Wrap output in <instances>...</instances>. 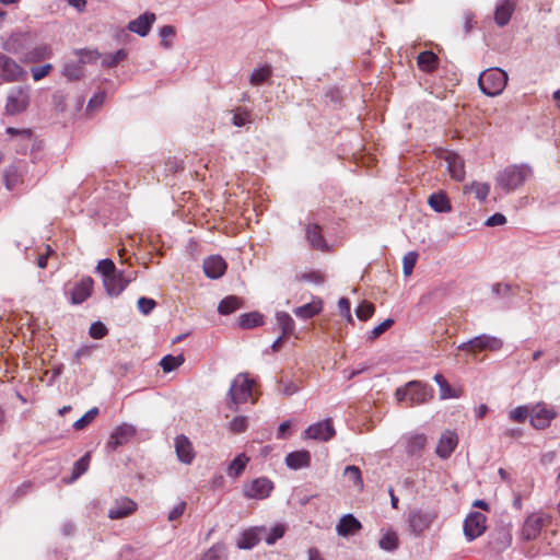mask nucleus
Here are the masks:
<instances>
[{
    "mask_svg": "<svg viewBox=\"0 0 560 560\" xmlns=\"http://www.w3.org/2000/svg\"><path fill=\"white\" fill-rule=\"evenodd\" d=\"M285 534V526L283 524H277L272 528H267V534L262 535V539L267 545H273L277 540L282 538Z\"/></svg>",
    "mask_w": 560,
    "mask_h": 560,
    "instance_id": "79ce46f5",
    "label": "nucleus"
},
{
    "mask_svg": "<svg viewBox=\"0 0 560 560\" xmlns=\"http://www.w3.org/2000/svg\"><path fill=\"white\" fill-rule=\"evenodd\" d=\"M174 447L176 451L177 458L180 463L189 465L195 458V452L189 439L184 435H177L174 441Z\"/></svg>",
    "mask_w": 560,
    "mask_h": 560,
    "instance_id": "6ab92c4d",
    "label": "nucleus"
},
{
    "mask_svg": "<svg viewBox=\"0 0 560 560\" xmlns=\"http://www.w3.org/2000/svg\"><path fill=\"white\" fill-rule=\"evenodd\" d=\"M238 325L245 329L260 326L262 325V315L257 312L242 314L238 317Z\"/></svg>",
    "mask_w": 560,
    "mask_h": 560,
    "instance_id": "58836bf2",
    "label": "nucleus"
},
{
    "mask_svg": "<svg viewBox=\"0 0 560 560\" xmlns=\"http://www.w3.org/2000/svg\"><path fill=\"white\" fill-rule=\"evenodd\" d=\"M126 57H127V51L125 49H118L114 54L106 55L103 58L102 63L105 67L113 68V67L117 66L120 61H122Z\"/></svg>",
    "mask_w": 560,
    "mask_h": 560,
    "instance_id": "49530a36",
    "label": "nucleus"
},
{
    "mask_svg": "<svg viewBox=\"0 0 560 560\" xmlns=\"http://www.w3.org/2000/svg\"><path fill=\"white\" fill-rule=\"evenodd\" d=\"M533 171L529 165H510L497 176V184L506 192L513 191L532 177Z\"/></svg>",
    "mask_w": 560,
    "mask_h": 560,
    "instance_id": "f03ea898",
    "label": "nucleus"
},
{
    "mask_svg": "<svg viewBox=\"0 0 560 560\" xmlns=\"http://www.w3.org/2000/svg\"><path fill=\"white\" fill-rule=\"evenodd\" d=\"M96 271L102 276V278L109 277V275L117 271L114 261L109 258H105L98 261L96 266Z\"/></svg>",
    "mask_w": 560,
    "mask_h": 560,
    "instance_id": "8fccbe9b",
    "label": "nucleus"
},
{
    "mask_svg": "<svg viewBox=\"0 0 560 560\" xmlns=\"http://www.w3.org/2000/svg\"><path fill=\"white\" fill-rule=\"evenodd\" d=\"M336 434V430L330 419H326L310 425L305 430V435L308 439L327 442Z\"/></svg>",
    "mask_w": 560,
    "mask_h": 560,
    "instance_id": "2eb2a0df",
    "label": "nucleus"
},
{
    "mask_svg": "<svg viewBox=\"0 0 560 560\" xmlns=\"http://www.w3.org/2000/svg\"><path fill=\"white\" fill-rule=\"evenodd\" d=\"M5 132H7V135L12 136V137L19 136L24 140H30L32 137V132L30 129H18V128H13V127H8L5 129Z\"/></svg>",
    "mask_w": 560,
    "mask_h": 560,
    "instance_id": "338daca9",
    "label": "nucleus"
},
{
    "mask_svg": "<svg viewBox=\"0 0 560 560\" xmlns=\"http://www.w3.org/2000/svg\"><path fill=\"white\" fill-rule=\"evenodd\" d=\"M486 530V516L480 512H471L464 522V535L467 541H472Z\"/></svg>",
    "mask_w": 560,
    "mask_h": 560,
    "instance_id": "9b49d317",
    "label": "nucleus"
},
{
    "mask_svg": "<svg viewBox=\"0 0 560 560\" xmlns=\"http://www.w3.org/2000/svg\"><path fill=\"white\" fill-rule=\"evenodd\" d=\"M343 476L348 479L349 483L357 489L358 491H362L364 483L361 475V470L358 466L350 465L347 466L343 470Z\"/></svg>",
    "mask_w": 560,
    "mask_h": 560,
    "instance_id": "2f4dec72",
    "label": "nucleus"
},
{
    "mask_svg": "<svg viewBox=\"0 0 560 560\" xmlns=\"http://www.w3.org/2000/svg\"><path fill=\"white\" fill-rule=\"evenodd\" d=\"M175 36V28L171 25H164L160 28L161 45L164 48L172 46V38Z\"/></svg>",
    "mask_w": 560,
    "mask_h": 560,
    "instance_id": "3c124183",
    "label": "nucleus"
},
{
    "mask_svg": "<svg viewBox=\"0 0 560 560\" xmlns=\"http://www.w3.org/2000/svg\"><path fill=\"white\" fill-rule=\"evenodd\" d=\"M436 518L438 513L433 510L413 509L407 514L406 521L410 533L420 537L430 529Z\"/></svg>",
    "mask_w": 560,
    "mask_h": 560,
    "instance_id": "39448f33",
    "label": "nucleus"
},
{
    "mask_svg": "<svg viewBox=\"0 0 560 560\" xmlns=\"http://www.w3.org/2000/svg\"><path fill=\"white\" fill-rule=\"evenodd\" d=\"M301 386L299 383L291 380H281L279 382V393L283 396H292L300 390Z\"/></svg>",
    "mask_w": 560,
    "mask_h": 560,
    "instance_id": "a18cd8bd",
    "label": "nucleus"
},
{
    "mask_svg": "<svg viewBox=\"0 0 560 560\" xmlns=\"http://www.w3.org/2000/svg\"><path fill=\"white\" fill-rule=\"evenodd\" d=\"M374 313V305L372 303L362 302L357 308V317L361 320L369 319Z\"/></svg>",
    "mask_w": 560,
    "mask_h": 560,
    "instance_id": "864d4df0",
    "label": "nucleus"
},
{
    "mask_svg": "<svg viewBox=\"0 0 560 560\" xmlns=\"http://www.w3.org/2000/svg\"><path fill=\"white\" fill-rule=\"evenodd\" d=\"M306 238L312 247L316 249L324 250L327 248V244L317 224L311 223L306 226Z\"/></svg>",
    "mask_w": 560,
    "mask_h": 560,
    "instance_id": "c756f323",
    "label": "nucleus"
},
{
    "mask_svg": "<svg viewBox=\"0 0 560 560\" xmlns=\"http://www.w3.org/2000/svg\"><path fill=\"white\" fill-rule=\"evenodd\" d=\"M295 279L299 281L312 282L315 284H320L324 282L323 277L315 271L299 273L296 275Z\"/></svg>",
    "mask_w": 560,
    "mask_h": 560,
    "instance_id": "4d7b16f0",
    "label": "nucleus"
},
{
    "mask_svg": "<svg viewBox=\"0 0 560 560\" xmlns=\"http://www.w3.org/2000/svg\"><path fill=\"white\" fill-rule=\"evenodd\" d=\"M185 359L182 354L179 355H171L167 354L162 358L160 361V366L165 373H170L174 371L175 369L179 368L184 363Z\"/></svg>",
    "mask_w": 560,
    "mask_h": 560,
    "instance_id": "a19ab883",
    "label": "nucleus"
},
{
    "mask_svg": "<svg viewBox=\"0 0 560 560\" xmlns=\"http://www.w3.org/2000/svg\"><path fill=\"white\" fill-rule=\"evenodd\" d=\"M30 91L24 86H13L9 90L4 113L9 116H15L25 112L30 105Z\"/></svg>",
    "mask_w": 560,
    "mask_h": 560,
    "instance_id": "423d86ee",
    "label": "nucleus"
},
{
    "mask_svg": "<svg viewBox=\"0 0 560 560\" xmlns=\"http://www.w3.org/2000/svg\"><path fill=\"white\" fill-rule=\"evenodd\" d=\"M136 433V430L132 425L124 423L118 425L113 433L110 434L107 447L110 450H116L118 446L126 444Z\"/></svg>",
    "mask_w": 560,
    "mask_h": 560,
    "instance_id": "aec40b11",
    "label": "nucleus"
},
{
    "mask_svg": "<svg viewBox=\"0 0 560 560\" xmlns=\"http://www.w3.org/2000/svg\"><path fill=\"white\" fill-rule=\"evenodd\" d=\"M529 416V409L526 406H518L510 412V418L516 422H524Z\"/></svg>",
    "mask_w": 560,
    "mask_h": 560,
    "instance_id": "13d9d810",
    "label": "nucleus"
},
{
    "mask_svg": "<svg viewBox=\"0 0 560 560\" xmlns=\"http://www.w3.org/2000/svg\"><path fill=\"white\" fill-rule=\"evenodd\" d=\"M137 304H138L139 311L144 315L150 314L156 305L154 300L145 298V296L140 298L138 300Z\"/></svg>",
    "mask_w": 560,
    "mask_h": 560,
    "instance_id": "052dcab7",
    "label": "nucleus"
},
{
    "mask_svg": "<svg viewBox=\"0 0 560 560\" xmlns=\"http://www.w3.org/2000/svg\"><path fill=\"white\" fill-rule=\"evenodd\" d=\"M226 270V262L220 255H211L203 261L205 275L210 279L221 278Z\"/></svg>",
    "mask_w": 560,
    "mask_h": 560,
    "instance_id": "412c9836",
    "label": "nucleus"
},
{
    "mask_svg": "<svg viewBox=\"0 0 560 560\" xmlns=\"http://www.w3.org/2000/svg\"><path fill=\"white\" fill-rule=\"evenodd\" d=\"M138 504L128 497L116 499L108 510L107 516L110 520H121L128 517L137 511Z\"/></svg>",
    "mask_w": 560,
    "mask_h": 560,
    "instance_id": "4468645a",
    "label": "nucleus"
},
{
    "mask_svg": "<svg viewBox=\"0 0 560 560\" xmlns=\"http://www.w3.org/2000/svg\"><path fill=\"white\" fill-rule=\"evenodd\" d=\"M311 453L305 450L289 453L285 458V465L293 470L307 468L311 465Z\"/></svg>",
    "mask_w": 560,
    "mask_h": 560,
    "instance_id": "5701e85b",
    "label": "nucleus"
},
{
    "mask_svg": "<svg viewBox=\"0 0 560 560\" xmlns=\"http://www.w3.org/2000/svg\"><path fill=\"white\" fill-rule=\"evenodd\" d=\"M549 523V517L540 513H532L526 517L521 529V538L525 541L535 540L542 527Z\"/></svg>",
    "mask_w": 560,
    "mask_h": 560,
    "instance_id": "6e6552de",
    "label": "nucleus"
},
{
    "mask_svg": "<svg viewBox=\"0 0 560 560\" xmlns=\"http://www.w3.org/2000/svg\"><path fill=\"white\" fill-rule=\"evenodd\" d=\"M277 325L282 330V336H288L293 332L295 323L287 312L276 313Z\"/></svg>",
    "mask_w": 560,
    "mask_h": 560,
    "instance_id": "c9c22d12",
    "label": "nucleus"
},
{
    "mask_svg": "<svg viewBox=\"0 0 560 560\" xmlns=\"http://www.w3.org/2000/svg\"><path fill=\"white\" fill-rule=\"evenodd\" d=\"M264 534H267L266 526L249 527L240 534L236 546L238 549L250 550L259 544Z\"/></svg>",
    "mask_w": 560,
    "mask_h": 560,
    "instance_id": "ddd939ff",
    "label": "nucleus"
},
{
    "mask_svg": "<svg viewBox=\"0 0 560 560\" xmlns=\"http://www.w3.org/2000/svg\"><path fill=\"white\" fill-rule=\"evenodd\" d=\"M514 5L509 0H503L498 3L494 12V21L499 26H504L510 22Z\"/></svg>",
    "mask_w": 560,
    "mask_h": 560,
    "instance_id": "cd10ccee",
    "label": "nucleus"
},
{
    "mask_svg": "<svg viewBox=\"0 0 560 560\" xmlns=\"http://www.w3.org/2000/svg\"><path fill=\"white\" fill-rule=\"evenodd\" d=\"M74 54L78 56V59L82 66L85 63L95 62L101 57V54L97 50L90 49L75 50Z\"/></svg>",
    "mask_w": 560,
    "mask_h": 560,
    "instance_id": "09e8293b",
    "label": "nucleus"
},
{
    "mask_svg": "<svg viewBox=\"0 0 560 560\" xmlns=\"http://www.w3.org/2000/svg\"><path fill=\"white\" fill-rule=\"evenodd\" d=\"M458 445V435L453 430H446L442 433L435 453L442 458H448Z\"/></svg>",
    "mask_w": 560,
    "mask_h": 560,
    "instance_id": "dca6fc26",
    "label": "nucleus"
},
{
    "mask_svg": "<svg viewBox=\"0 0 560 560\" xmlns=\"http://www.w3.org/2000/svg\"><path fill=\"white\" fill-rule=\"evenodd\" d=\"M361 523L352 515L345 514L336 526L337 534L342 537H347L355 534L361 529Z\"/></svg>",
    "mask_w": 560,
    "mask_h": 560,
    "instance_id": "393cba45",
    "label": "nucleus"
},
{
    "mask_svg": "<svg viewBox=\"0 0 560 560\" xmlns=\"http://www.w3.org/2000/svg\"><path fill=\"white\" fill-rule=\"evenodd\" d=\"M555 413L542 405H537L530 411V423L536 429L546 428L553 419Z\"/></svg>",
    "mask_w": 560,
    "mask_h": 560,
    "instance_id": "b1692460",
    "label": "nucleus"
},
{
    "mask_svg": "<svg viewBox=\"0 0 560 560\" xmlns=\"http://www.w3.org/2000/svg\"><path fill=\"white\" fill-rule=\"evenodd\" d=\"M250 121V113L245 109H238L234 113L232 122L236 127H243Z\"/></svg>",
    "mask_w": 560,
    "mask_h": 560,
    "instance_id": "6e6d98bb",
    "label": "nucleus"
},
{
    "mask_svg": "<svg viewBox=\"0 0 560 560\" xmlns=\"http://www.w3.org/2000/svg\"><path fill=\"white\" fill-rule=\"evenodd\" d=\"M433 388L420 381H410L405 386L395 390V398L398 402H407V407L422 405L431 400Z\"/></svg>",
    "mask_w": 560,
    "mask_h": 560,
    "instance_id": "f257e3e1",
    "label": "nucleus"
},
{
    "mask_svg": "<svg viewBox=\"0 0 560 560\" xmlns=\"http://www.w3.org/2000/svg\"><path fill=\"white\" fill-rule=\"evenodd\" d=\"M428 203L438 213H447L452 210L450 199L443 191L430 195Z\"/></svg>",
    "mask_w": 560,
    "mask_h": 560,
    "instance_id": "a878e982",
    "label": "nucleus"
},
{
    "mask_svg": "<svg viewBox=\"0 0 560 560\" xmlns=\"http://www.w3.org/2000/svg\"><path fill=\"white\" fill-rule=\"evenodd\" d=\"M24 74V69L14 59L0 52V78L3 81L16 82Z\"/></svg>",
    "mask_w": 560,
    "mask_h": 560,
    "instance_id": "f8f14e48",
    "label": "nucleus"
},
{
    "mask_svg": "<svg viewBox=\"0 0 560 560\" xmlns=\"http://www.w3.org/2000/svg\"><path fill=\"white\" fill-rule=\"evenodd\" d=\"M94 280L91 277H84L77 282L70 292L71 303L81 304L86 301L93 291Z\"/></svg>",
    "mask_w": 560,
    "mask_h": 560,
    "instance_id": "a211bd4d",
    "label": "nucleus"
},
{
    "mask_svg": "<svg viewBox=\"0 0 560 560\" xmlns=\"http://www.w3.org/2000/svg\"><path fill=\"white\" fill-rule=\"evenodd\" d=\"M89 465H90V453H86L74 463L73 469H72L71 481H74L79 477H81L88 470Z\"/></svg>",
    "mask_w": 560,
    "mask_h": 560,
    "instance_id": "37998d69",
    "label": "nucleus"
},
{
    "mask_svg": "<svg viewBox=\"0 0 560 560\" xmlns=\"http://www.w3.org/2000/svg\"><path fill=\"white\" fill-rule=\"evenodd\" d=\"M508 83V74L500 68L485 70L478 78L480 90L488 96L499 95Z\"/></svg>",
    "mask_w": 560,
    "mask_h": 560,
    "instance_id": "20e7f679",
    "label": "nucleus"
},
{
    "mask_svg": "<svg viewBox=\"0 0 560 560\" xmlns=\"http://www.w3.org/2000/svg\"><path fill=\"white\" fill-rule=\"evenodd\" d=\"M394 325V319L387 318L377 326H375L370 332V339H375L385 332L388 328Z\"/></svg>",
    "mask_w": 560,
    "mask_h": 560,
    "instance_id": "bf43d9fd",
    "label": "nucleus"
},
{
    "mask_svg": "<svg viewBox=\"0 0 560 560\" xmlns=\"http://www.w3.org/2000/svg\"><path fill=\"white\" fill-rule=\"evenodd\" d=\"M417 63L422 71L431 72L438 67V56L430 50L422 51L417 58Z\"/></svg>",
    "mask_w": 560,
    "mask_h": 560,
    "instance_id": "7c9ffc66",
    "label": "nucleus"
},
{
    "mask_svg": "<svg viewBox=\"0 0 560 560\" xmlns=\"http://www.w3.org/2000/svg\"><path fill=\"white\" fill-rule=\"evenodd\" d=\"M229 428L234 433L245 432L248 428L247 418L244 416H237L233 418Z\"/></svg>",
    "mask_w": 560,
    "mask_h": 560,
    "instance_id": "5fc2aeb1",
    "label": "nucleus"
},
{
    "mask_svg": "<svg viewBox=\"0 0 560 560\" xmlns=\"http://www.w3.org/2000/svg\"><path fill=\"white\" fill-rule=\"evenodd\" d=\"M503 346L500 338L489 335L477 336L466 342L460 343L457 349L476 353L479 351H499Z\"/></svg>",
    "mask_w": 560,
    "mask_h": 560,
    "instance_id": "0eeeda50",
    "label": "nucleus"
},
{
    "mask_svg": "<svg viewBox=\"0 0 560 560\" xmlns=\"http://www.w3.org/2000/svg\"><path fill=\"white\" fill-rule=\"evenodd\" d=\"M272 489L273 482L268 478L260 477L245 483L243 494L247 499L264 500L270 495Z\"/></svg>",
    "mask_w": 560,
    "mask_h": 560,
    "instance_id": "9d476101",
    "label": "nucleus"
},
{
    "mask_svg": "<svg viewBox=\"0 0 560 560\" xmlns=\"http://www.w3.org/2000/svg\"><path fill=\"white\" fill-rule=\"evenodd\" d=\"M249 458L244 454H238L228 466L226 474L232 477H238L245 469Z\"/></svg>",
    "mask_w": 560,
    "mask_h": 560,
    "instance_id": "72a5a7b5",
    "label": "nucleus"
},
{
    "mask_svg": "<svg viewBox=\"0 0 560 560\" xmlns=\"http://www.w3.org/2000/svg\"><path fill=\"white\" fill-rule=\"evenodd\" d=\"M187 503L179 501L168 513L167 520L173 522L178 520L186 511Z\"/></svg>",
    "mask_w": 560,
    "mask_h": 560,
    "instance_id": "0e129e2a",
    "label": "nucleus"
},
{
    "mask_svg": "<svg viewBox=\"0 0 560 560\" xmlns=\"http://www.w3.org/2000/svg\"><path fill=\"white\" fill-rule=\"evenodd\" d=\"M155 20L156 16L154 13L145 12L139 15L137 19L130 21L128 23V30L141 37H144L150 33Z\"/></svg>",
    "mask_w": 560,
    "mask_h": 560,
    "instance_id": "f3484780",
    "label": "nucleus"
},
{
    "mask_svg": "<svg viewBox=\"0 0 560 560\" xmlns=\"http://www.w3.org/2000/svg\"><path fill=\"white\" fill-rule=\"evenodd\" d=\"M98 412L100 410L97 407L91 408L85 415H83L73 423V428L75 430H83L88 424H90L94 420Z\"/></svg>",
    "mask_w": 560,
    "mask_h": 560,
    "instance_id": "de8ad7c7",
    "label": "nucleus"
},
{
    "mask_svg": "<svg viewBox=\"0 0 560 560\" xmlns=\"http://www.w3.org/2000/svg\"><path fill=\"white\" fill-rule=\"evenodd\" d=\"M418 254L416 252H409L404 256L402 259V271L405 276L411 275L416 262H417Z\"/></svg>",
    "mask_w": 560,
    "mask_h": 560,
    "instance_id": "603ef678",
    "label": "nucleus"
},
{
    "mask_svg": "<svg viewBox=\"0 0 560 560\" xmlns=\"http://www.w3.org/2000/svg\"><path fill=\"white\" fill-rule=\"evenodd\" d=\"M378 544L382 549L393 551L398 547V537L396 533L389 532L382 536Z\"/></svg>",
    "mask_w": 560,
    "mask_h": 560,
    "instance_id": "c03bdc74",
    "label": "nucleus"
},
{
    "mask_svg": "<svg viewBox=\"0 0 560 560\" xmlns=\"http://www.w3.org/2000/svg\"><path fill=\"white\" fill-rule=\"evenodd\" d=\"M52 57V49L49 45L42 44L38 45L25 54L24 60L27 62H38L44 59H49Z\"/></svg>",
    "mask_w": 560,
    "mask_h": 560,
    "instance_id": "c85d7f7f",
    "label": "nucleus"
},
{
    "mask_svg": "<svg viewBox=\"0 0 560 560\" xmlns=\"http://www.w3.org/2000/svg\"><path fill=\"white\" fill-rule=\"evenodd\" d=\"M226 546L223 542H217L202 555L200 560H226Z\"/></svg>",
    "mask_w": 560,
    "mask_h": 560,
    "instance_id": "f704fd0d",
    "label": "nucleus"
},
{
    "mask_svg": "<svg viewBox=\"0 0 560 560\" xmlns=\"http://www.w3.org/2000/svg\"><path fill=\"white\" fill-rule=\"evenodd\" d=\"M272 70L270 66H264L255 69L249 78V82L253 85H260L265 83L271 77Z\"/></svg>",
    "mask_w": 560,
    "mask_h": 560,
    "instance_id": "ea45409f",
    "label": "nucleus"
},
{
    "mask_svg": "<svg viewBox=\"0 0 560 560\" xmlns=\"http://www.w3.org/2000/svg\"><path fill=\"white\" fill-rule=\"evenodd\" d=\"M242 307V299L236 295L224 298L218 306V312L222 315H229Z\"/></svg>",
    "mask_w": 560,
    "mask_h": 560,
    "instance_id": "473e14b6",
    "label": "nucleus"
},
{
    "mask_svg": "<svg viewBox=\"0 0 560 560\" xmlns=\"http://www.w3.org/2000/svg\"><path fill=\"white\" fill-rule=\"evenodd\" d=\"M254 381L245 373H240L233 380L228 393V407L237 411L238 406L245 404L252 396Z\"/></svg>",
    "mask_w": 560,
    "mask_h": 560,
    "instance_id": "7ed1b4c3",
    "label": "nucleus"
},
{
    "mask_svg": "<svg viewBox=\"0 0 560 560\" xmlns=\"http://www.w3.org/2000/svg\"><path fill=\"white\" fill-rule=\"evenodd\" d=\"M52 66L50 63L43 65L40 67H33L31 69L32 77L34 81H39L43 78H45L49 71L51 70Z\"/></svg>",
    "mask_w": 560,
    "mask_h": 560,
    "instance_id": "e2e57ef3",
    "label": "nucleus"
},
{
    "mask_svg": "<svg viewBox=\"0 0 560 560\" xmlns=\"http://www.w3.org/2000/svg\"><path fill=\"white\" fill-rule=\"evenodd\" d=\"M338 307H339V311L342 315H345L347 317V319L349 322L352 320V316H351V313H350V302L348 299L346 298H341L338 302Z\"/></svg>",
    "mask_w": 560,
    "mask_h": 560,
    "instance_id": "774afa93",
    "label": "nucleus"
},
{
    "mask_svg": "<svg viewBox=\"0 0 560 560\" xmlns=\"http://www.w3.org/2000/svg\"><path fill=\"white\" fill-rule=\"evenodd\" d=\"M323 308V302L320 299H313L310 303L296 307L293 313L301 319H308L317 315Z\"/></svg>",
    "mask_w": 560,
    "mask_h": 560,
    "instance_id": "bb28decb",
    "label": "nucleus"
},
{
    "mask_svg": "<svg viewBox=\"0 0 560 560\" xmlns=\"http://www.w3.org/2000/svg\"><path fill=\"white\" fill-rule=\"evenodd\" d=\"M444 161L452 178L457 182H462L465 178L464 160L455 152H446Z\"/></svg>",
    "mask_w": 560,
    "mask_h": 560,
    "instance_id": "4be33fe9",
    "label": "nucleus"
},
{
    "mask_svg": "<svg viewBox=\"0 0 560 560\" xmlns=\"http://www.w3.org/2000/svg\"><path fill=\"white\" fill-rule=\"evenodd\" d=\"M133 279V272L126 273L125 271L117 270L109 275V277L104 278L103 284L108 295L118 296Z\"/></svg>",
    "mask_w": 560,
    "mask_h": 560,
    "instance_id": "1a4fd4ad",
    "label": "nucleus"
},
{
    "mask_svg": "<svg viewBox=\"0 0 560 560\" xmlns=\"http://www.w3.org/2000/svg\"><path fill=\"white\" fill-rule=\"evenodd\" d=\"M106 334L107 328L100 322L93 323L90 327V335L95 339L103 338Z\"/></svg>",
    "mask_w": 560,
    "mask_h": 560,
    "instance_id": "69168bd1",
    "label": "nucleus"
},
{
    "mask_svg": "<svg viewBox=\"0 0 560 560\" xmlns=\"http://www.w3.org/2000/svg\"><path fill=\"white\" fill-rule=\"evenodd\" d=\"M464 191L465 192H474L475 197L478 200L483 201L487 199V197L489 195L490 185L487 183L474 182L470 185H466L464 187Z\"/></svg>",
    "mask_w": 560,
    "mask_h": 560,
    "instance_id": "4c0bfd02",
    "label": "nucleus"
},
{
    "mask_svg": "<svg viewBox=\"0 0 560 560\" xmlns=\"http://www.w3.org/2000/svg\"><path fill=\"white\" fill-rule=\"evenodd\" d=\"M460 393L454 389L447 382L445 384H441L440 387V398L441 399H450V398H458Z\"/></svg>",
    "mask_w": 560,
    "mask_h": 560,
    "instance_id": "680f3d73",
    "label": "nucleus"
},
{
    "mask_svg": "<svg viewBox=\"0 0 560 560\" xmlns=\"http://www.w3.org/2000/svg\"><path fill=\"white\" fill-rule=\"evenodd\" d=\"M62 74L69 81L79 80L83 74L82 63H80V60L78 59L77 61H69L65 63Z\"/></svg>",
    "mask_w": 560,
    "mask_h": 560,
    "instance_id": "e433bc0d",
    "label": "nucleus"
}]
</instances>
